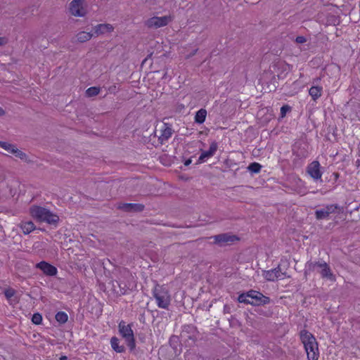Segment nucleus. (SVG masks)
<instances>
[{
  "label": "nucleus",
  "instance_id": "nucleus-39",
  "mask_svg": "<svg viewBox=\"0 0 360 360\" xmlns=\"http://www.w3.org/2000/svg\"><path fill=\"white\" fill-rule=\"evenodd\" d=\"M146 3L148 4L147 6H148L150 9L156 8V0H146Z\"/></svg>",
  "mask_w": 360,
  "mask_h": 360
},
{
  "label": "nucleus",
  "instance_id": "nucleus-17",
  "mask_svg": "<svg viewBox=\"0 0 360 360\" xmlns=\"http://www.w3.org/2000/svg\"><path fill=\"white\" fill-rule=\"evenodd\" d=\"M20 228L24 234H29L36 229V226L32 221H22L20 224Z\"/></svg>",
  "mask_w": 360,
  "mask_h": 360
},
{
  "label": "nucleus",
  "instance_id": "nucleus-48",
  "mask_svg": "<svg viewBox=\"0 0 360 360\" xmlns=\"http://www.w3.org/2000/svg\"><path fill=\"white\" fill-rule=\"evenodd\" d=\"M359 207H360V205L359 206H357L356 207L354 208V211H358L359 210Z\"/></svg>",
  "mask_w": 360,
  "mask_h": 360
},
{
  "label": "nucleus",
  "instance_id": "nucleus-43",
  "mask_svg": "<svg viewBox=\"0 0 360 360\" xmlns=\"http://www.w3.org/2000/svg\"><path fill=\"white\" fill-rule=\"evenodd\" d=\"M229 309H230V308L227 305L224 306V313H229Z\"/></svg>",
  "mask_w": 360,
  "mask_h": 360
},
{
  "label": "nucleus",
  "instance_id": "nucleus-26",
  "mask_svg": "<svg viewBox=\"0 0 360 360\" xmlns=\"http://www.w3.org/2000/svg\"><path fill=\"white\" fill-rule=\"evenodd\" d=\"M262 169V165L257 162H252L248 167V169L252 173H259Z\"/></svg>",
  "mask_w": 360,
  "mask_h": 360
},
{
  "label": "nucleus",
  "instance_id": "nucleus-1",
  "mask_svg": "<svg viewBox=\"0 0 360 360\" xmlns=\"http://www.w3.org/2000/svg\"><path fill=\"white\" fill-rule=\"evenodd\" d=\"M300 340L304 345L308 360H318L319 356L318 342L314 336L307 330L300 333Z\"/></svg>",
  "mask_w": 360,
  "mask_h": 360
},
{
  "label": "nucleus",
  "instance_id": "nucleus-37",
  "mask_svg": "<svg viewBox=\"0 0 360 360\" xmlns=\"http://www.w3.org/2000/svg\"><path fill=\"white\" fill-rule=\"evenodd\" d=\"M322 264L321 262H308V265H309V269H312V270H314L315 267L317 266V267H319L320 269L322 268Z\"/></svg>",
  "mask_w": 360,
  "mask_h": 360
},
{
  "label": "nucleus",
  "instance_id": "nucleus-23",
  "mask_svg": "<svg viewBox=\"0 0 360 360\" xmlns=\"http://www.w3.org/2000/svg\"><path fill=\"white\" fill-rule=\"evenodd\" d=\"M315 216L316 219L321 220L328 218L329 214L328 212H327V211L324 208H323L321 210H316Z\"/></svg>",
  "mask_w": 360,
  "mask_h": 360
},
{
  "label": "nucleus",
  "instance_id": "nucleus-35",
  "mask_svg": "<svg viewBox=\"0 0 360 360\" xmlns=\"http://www.w3.org/2000/svg\"><path fill=\"white\" fill-rule=\"evenodd\" d=\"M290 110V107L288 105H283L281 108V118H283L287 112L289 111Z\"/></svg>",
  "mask_w": 360,
  "mask_h": 360
},
{
  "label": "nucleus",
  "instance_id": "nucleus-2",
  "mask_svg": "<svg viewBox=\"0 0 360 360\" xmlns=\"http://www.w3.org/2000/svg\"><path fill=\"white\" fill-rule=\"evenodd\" d=\"M30 214L37 221L46 222L50 225H55L59 221V217L57 214L41 206L30 207Z\"/></svg>",
  "mask_w": 360,
  "mask_h": 360
},
{
  "label": "nucleus",
  "instance_id": "nucleus-33",
  "mask_svg": "<svg viewBox=\"0 0 360 360\" xmlns=\"http://www.w3.org/2000/svg\"><path fill=\"white\" fill-rule=\"evenodd\" d=\"M337 208V204H331L326 205L324 209L328 212V214L335 212Z\"/></svg>",
  "mask_w": 360,
  "mask_h": 360
},
{
  "label": "nucleus",
  "instance_id": "nucleus-12",
  "mask_svg": "<svg viewBox=\"0 0 360 360\" xmlns=\"http://www.w3.org/2000/svg\"><path fill=\"white\" fill-rule=\"evenodd\" d=\"M217 150V143L216 141H212L210 146V148L208 150L202 151L198 163H202L205 161L206 159H208L212 157Z\"/></svg>",
  "mask_w": 360,
  "mask_h": 360
},
{
  "label": "nucleus",
  "instance_id": "nucleus-31",
  "mask_svg": "<svg viewBox=\"0 0 360 360\" xmlns=\"http://www.w3.org/2000/svg\"><path fill=\"white\" fill-rule=\"evenodd\" d=\"M238 300L241 303L249 304L250 299L248 297V292L240 294L238 297Z\"/></svg>",
  "mask_w": 360,
  "mask_h": 360
},
{
  "label": "nucleus",
  "instance_id": "nucleus-49",
  "mask_svg": "<svg viewBox=\"0 0 360 360\" xmlns=\"http://www.w3.org/2000/svg\"><path fill=\"white\" fill-rule=\"evenodd\" d=\"M4 114V110L0 108V115Z\"/></svg>",
  "mask_w": 360,
  "mask_h": 360
},
{
  "label": "nucleus",
  "instance_id": "nucleus-3",
  "mask_svg": "<svg viewBox=\"0 0 360 360\" xmlns=\"http://www.w3.org/2000/svg\"><path fill=\"white\" fill-rule=\"evenodd\" d=\"M198 334L197 328L192 324H188L183 326L180 337L188 347H192L195 344Z\"/></svg>",
  "mask_w": 360,
  "mask_h": 360
},
{
  "label": "nucleus",
  "instance_id": "nucleus-21",
  "mask_svg": "<svg viewBox=\"0 0 360 360\" xmlns=\"http://www.w3.org/2000/svg\"><path fill=\"white\" fill-rule=\"evenodd\" d=\"M207 111L205 109H200L197 111L195 116V122L198 124H202L206 118Z\"/></svg>",
  "mask_w": 360,
  "mask_h": 360
},
{
  "label": "nucleus",
  "instance_id": "nucleus-30",
  "mask_svg": "<svg viewBox=\"0 0 360 360\" xmlns=\"http://www.w3.org/2000/svg\"><path fill=\"white\" fill-rule=\"evenodd\" d=\"M100 89L97 87H90L86 91V94L88 96H96L99 94Z\"/></svg>",
  "mask_w": 360,
  "mask_h": 360
},
{
  "label": "nucleus",
  "instance_id": "nucleus-44",
  "mask_svg": "<svg viewBox=\"0 0 360 360\" xmlns=\"http://www.w3.org/2000/svg\"><path fill=\"white\" fill-rule=\"evenodd\" d=\"M6 43V39L4 37H0V45H2Z\"/></svg>",
  "mask_w": 360,
  "mask_h": 360
},
{
  "label": "nucleus",
  "instance_id": "nucleus-27",
  "mask_svg": "<svg viewBox=\"0 0 360 360\" xmlns=\"http://www.w3.org/2000/svg\"><path fill=\"white\" fill-rule=\"evenodd\" d=\"M264 277L266 280L269 281H274L278 278V276H276V274L274 273V271H265L263 274Z\"/></svg>",
  "mask_w": 360,
  "mask_h": 360
},
{
  "label": "nucleus",
  "instance_id": "nucleus-9",
  "mask_svg": "<svg viewBox=\"0 0 360 360\" xmlns=\"http://www.w3.org/2000/svg\"><path fill=\"white\" fill-rule=\"evenodd\" d=\"M307 172L314 180L321 178L322 172L320 170V164L318 161H313L310 163L307 168Z\"/></svg>",
  "mask_w": 360,
  "mask_h": 360
},
{
  "label": "nucleus",
  "instance_id": "nucleus-45",
  "mask_svg": "<svg viewBox=\"0 0 360 360\" xmlns=\"http://www.w3.org/2000/svg\"><path fill=\"white\" fill-rule=\"evenodd\" d=\"M67 359H68V358H67V356H62L60 358V360H67Z\"/></svg>",
  "mask_w": 360,
  "mask_h": 360
},
{
  "label": "nucleus",
  "instance_id": "nucleus-38",
  "mask_svg": "<svg viewBox=\"0 0 360 360\" xmlns=\"http://www.w3.org/2000/svg\"><path fill=\"white\" fill-rule=\"evenodd\" d=\"M179 341V337L173 335L169 339V344L171 346H172L174 348L176 347L175 343H177Z\"/></svg>",
  "mask_w": 360,
  "mask_h": 360
},
{
  "label": "nucleus",
  "instance_id": "nucleus-13",
  "mask_svg": "<svg viewBox=\"0 0 360 360\" xmlns=\"http://www.w3.org/2000/svg\"><path fill=\"white\" fill-rule=\"evenodd\" d=\"M114 27L112 25L105 23V24H99L96 25L94 28V36H98L101 34H107L112 32Z\"/></svg>",
  "mask_w": 360,
  "mask_h": 360
},
{
  "label": "nucleus",
  "instance_id": "nucleus-40",
  "mask_svg": "<svg viewBox=\"0 0 360 360\" xmlns=\"http://www.w3.org/2000/svg\"><path fill=\"white\" fill-rule=\"evenodd\" d=\"M307 41V38L304 36H298L295 38V41L297 44H304Z\"/></svg>",
  "mask_w": 360,
  "mask_h": 360
},
{
  "label": "nucleus",
  "instance_id": "nucleus-8",
  "mask_svg": "<svg viewBox=\"0 0 360 360\" xmlns=\"http://www.w3.org/2000/svg\"><path fill=\"white\" fill-rule=\"evenodd\" d=\"M171 302V295L165 287L159 289V307L167 309Z\"/></svg>",
  "mask_w": 360,
  "mask_h": 360
},
{
  "label": "nucleus",
  "instance_id": "nucleus-4",
  "mask_svg": "<svg viewBox=\"0 0 360 360\" xmlns=\"http://www.w3.org/2000/svg\"><path fill=\"white\" fill-rule=\"evenodd\" d=\"M118 328L120 333L124 339L127 345L130 347L131 349H133L135 347V340L134 333L131 329V326L130 324H127L124 321H122L120 322Z\"/></svg>",
  "mask_w": 360,
  "mask_h": 360
},
{
  "label": "nucleus",
  "instance_id": "nucleus-15",
  "mask_svg": "<svg viewBox=\"0 0 360 360\" xmlns=\"http://www.w3.org/2000/svg\"><path fill=\"white\" fill-rule=\"evenodd\" d=\"M120 208L129 212H140L143 210V205L136 203H127L120 206Z\"/></svg>",
  "mask_w": 360,
  "mask_h": 360
},
{
  "label": "nucleus",
  "instance_id": "nucleus-47",
  "mask_svg": "<svg viewBox=\"0 0 360 360\" xmlns=\"http://www.w3.org/2000/svg\"><path fill=\"white\" fill-rule=\"evenodd\" d=\"M153 295L155 298L158 300V294L155 292V291H154Z\"/></svg>",
  "mask_w": 360,
  "mask_h": 360
},
{
  "label": "nucleus",
  "instance_id": "nucleus-34",
  "mask_svg": "<svg viewBox=\"0 0 360 360\" xmlns=\"http://www.w3.org/2000/svg\"><path fill=\"white\" fill-rule=\"evenodd\" d=\"M274 271V273L276 276H278V278L281 277V275L286 276V272H282L281 265L279 264L276 268L271 269Z\"/></svg>",
  "mask_w": 360,
  "mask_h": 360
},
{
  "label": "nucleus",
  "instance_id": "nucleus-14",
  "mask_svg": "<svg viewBox=\"0 0 360 360\" xmlns=\"http://www.w3.org/2000/svg\"><path fill=\"white\" fill-rule=\"evenodd\" d=\"M173 131L170 124L164 123V128L161 129V135L159 136V141L162 143L163 141L168 140L172 135Z\"/></svg>",
  "mask_w": 360,
  "mask_h": 360
},
{
  "label": "nucleus",
  "instance_id": "nucleus-10",
  "mask_svg": "<svg viewBox=\"0 0 360 360\" xmlns=\"http://www.w3.org/2000/svg\"><path fill=\"white\" fill-rule=\"evenodd\" d=\"M0 147L4 148L8 153L14 155L15 157L23 160L25 158V154L21 150H18L15 146L4 141H0Z\"/></svg>",
  "mask_w": 360,
  "mask_h": 360
},
{
  "label": "nucleus",
  "instance_id": "nucleus-41",
  "mask_svg": "<svg viewBox=\"0 0 360 360\" xmlns=\"http://www.w3.org/2000/svg\"><path fill=\"white\" fill-rule=\"evenodd\" d=\"M336 211H337L338 213H342V212H344V208H343V207H340V206H339V205L337 204Z\"/></svg>",
  "mask_w": 360,
  "mask_h": 360
},
{
  "label": "nucleus",
  "instance_id": "nucleus-6",
  "mask_svg": "<svg viewBox=\"0 0 360 360\" xmlns=\"http://www.w3.org/2000/svg\"><path fill=\"white\" fill-rule=\"evenodd\" d=\"M248 297L250 299L249 304L254 306L267 304L271 301L269 297L264 295L260 292L253 290L248 292Z\"/></svg>",
  "mask_w": 360,
  "mask_h": 360
},
{
  "label": "nucleus",
  "instance_id": "nucleus-42",
  "mask_svg": "<svg viewBox=\"0 0 360 360\" xmlns=\"http://www.w3.org/2000/svg\"><path fill=\"white\" fill-rule=\"evenodd\" d=\"M191 162H192L191 159H188V160H185L184 165L188 166L191 163Z\"/></svg>",
  "mask_w": 360,
  "mask_h": 360
},
{
  "label": "nucleus",
  "instance_id": "nucleus-36",
  "mask_svg": "<svg viewBox=\"0 0 360 360\" xmlns=\"http://www.w3.org/2000/svg\"><path fill=\"white\" fill-rule=\"evenodd\" d=\"M4 295L8 300H10L15 295V290L12 288L6 289Z\"/></svg>",
  "mask_w": 360,
  "mask_h": 360
},
{
  "label": "nucleus",
  "instance_id": "nucleus-20",
  "mask_svg": "<svg viewBox=\"0 0 360 360\" xmlns=\"http://www.w3.org/2000/svg\"><path fill=\"white\" fill-rule=\"evenodd\" d=\"M321 86H311L309 89V94L314 101H316L321 96Z\"/></svg>",
  "mask_w": 360,
  "mask_h": 360
},
{
  "label": "nucleus",
  "instance_id": "nucleus-24",
  "mask_svg": "<svg viewBox=\"0 0 360 360\" xmlns=\"http://www.w3.org/2000/svg\"><path fill=\"white\" fill-rule=\"evenodd\" d=\"M56 319L60 323H65L68 319V314L64 311H59L56 314Z\"/></svg>",
  "mask_w": 360,
  "mask_h": 360
},
{
  "label": "nucleus",
  "instance_id": "nucleus-29",
  "mask_svg": "<svg viewBox=\"0 0 360 360\" xmlns=\"http://www.w3.org/2000/svg\"><path fill=\"white\" fill-rule=\"evenodd\" d=\"M166 311H159V316H161L162 321L161 322H165L164 319L165 320V322L167 321L168 319L171 317V312L169 310V309H165Z\"/></svg>",
  "mask_w": 360,
  "mask_h": 360
},
{
  "label": "nucleus",
  "instance_id": "nucleus-32",
  "mask_svg": "<svg viewBox=\"0 0 360 360\" xmlns=\"http://www.w3.org/2000/svg\"><path fill=\"white\" fill-rule=\"evenodd\" d=\"M32 321L37 325L40 324L42 322V316L40 314L36 313L32 316Z\"/></svg>",
  "mask_w": 360,
  "mask_h": 360
},
{
  "label": "nucleus",
  "instance_id": "nucleus-7",
  "mask_svg": "<svg viewBox=\"0 0 360 360\" xmlns=\"http://www.w3.org/2000/svg\"><path fill=\"white\" fill-rule=\"evenodd\" d=\"M83 0H73L70 4V12L77 17H83L86 15V11L83 6Z\"/></svg>",
  "mask_w": 360,
  "mask_h": 360
},
{
  "label": "nucleus",
  "instance_id": "nucleus-25",
  "mask_svg": "<svg viewBox=\"0 0 360 360\" xmlns=\"http://www.w3.org/2000/svg\"><path fill=\"white\" fill-rule=\"evenodd\" d=\"M173 20L172 15L159 17V27L168 25Z\"/></svg>",
  "mask_w": 360,
  "mask_h": 360
},
{
  "label": "nucleus",
  "instance_id": "nucleus-16",
  "mask_svg": "<svg viewBox=\"0 0 360 360\" xmlns=\"http://www.w3.org/2000/svg\"><path fill=\"white\" fill-rule=\"evenodd\" d=\"M320 274L323 278H327L331 281L335 280V276L332 274L330 269L327 263L323 262Z\"/></svg>",
  "mask_w": 360,
  "mask_h": 360
},
{
  "label": "nucleus",
  "instance_id": "nucleus-18",
  "mask_svg": "<svg viewBox=\"0 0 360 360\" xmlns=\"http://www.w3.org/2000/svg\"><path fill=\"white\" fill-rule=\"evenodd\" d=\"M110 345L112 348L117 353H122L125 350L123 345H120V341L116 337H112L111 338Z\"/></svg>",
  "mask_w": 360,
  "mask_h": 360
},
{
  "label": "nucleus",
  "instance_id": "nucleus-11",
  "mask_svg": "<svg viewBox=\"0 0 360 360\" xmlns=\"http://www.w3.org/2000/svg\"><path fill=\"white\" fill-rule=\"evenodd\" d=\"M36 267L47 276H53L58 273V270L54 266L44 261L37 263Z\"/></svg>",
  "mask_w": 360,
  "mask_h": 360
},
{
  "label": "nucleus",
  "instance_id": "nucleus-22",
  "mask_svg": "<svg viewBox=\"0 0 360 360\" xmlns=\"http://www.w3.org/2000/svg\"><path fill=\"white\" fill-rule=\"evenodd\" d=\"M160 162L165 166H169L173 162V156L168 155L167 154H162L159 156Z\"/></svg>",
  "mask_w": 360,
  "mask_h": 360
},
{
  "label": "nucleus",
  "instance_id": "nucleus-28",
  "mask_svg": "<svg viewBox=\"0 0 360 360\" xmlns=\"http://www.w3.org/2000/svg\"><path fill=\"white\" fill-rule=\"evenodd\" d=\"M146 25L148 27V28H156L157 26H158V17L156 16H154L150 19H148L146 22Z\"/></svg>",
  "mask_w": 360,
  "mask_h": 360
},
{
  "label": "nucleus",
  "instance_id": "nucleus-19",
  "mask_svg": "<svg viewBox=\"0 0 360 360\" xmlns=\"http://www.w3.org/2000/svg\"><path fill=\"white\" fill-rule=\"evenodd\" d=\"M94 36V33L86 32H79L76 37L77 41L81 43L86 42L90 40Z\"/></svg>",
  "mask_w": 360,
  "mask_h": 360
},
{
  "label": "nucleus",
  "instance_id": "nucleus-46",
  "mask_svg": "<svg viewBox=\"0 0 360 360\" xmlns=\"http://www.w3.org/2000/svg\"><path fill=\"white\" fill-rule=\"evenodd\" d=\"M197 49H195V51H193V52H192L191 54H190V56H194L195 54V53L197 52Z\"/></svg>",
  "mask_w": 360,
  "mask_h": 360
},
{
  "label": "nucleus",
  "instance_id": "nucleus-5",
  "mask_svg": "<svg viewBox=\"0 0 360 360\" xmlns=\"http://www.w3.org/2000/svg\"><path fill=\"white\" fill-rule=\"evenodd\" d=\"M210 239L214 240L213 244L217 245L219 247L229 245L239 240V238L231 233H224L214 235L211 236Z\"/></svg>",
  "mask_w": 360,
  "mask_h": 360
}]
</instances>
